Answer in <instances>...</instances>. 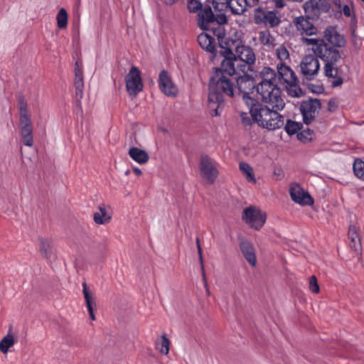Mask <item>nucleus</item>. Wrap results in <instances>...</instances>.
<instances>
[{"instance_id": "nucleus-29", "label": "nucleus", "mask_w": 364, "mask_h": 364, "mask_svg": "<svg viewBox=\"0 0 364 364\" xmlns=\"http://www.w3.org/2000/svg\"><path fill=\"white\" fill-rule=\"evenodd\" d=\"M239 168L245 179L252 183H257V179L255 176L253 168L246 162H240L239 164Z\"/></svg>"}, {"instance_id": "nucleus-2", "label": "nucleus", "mask_w": 364, "mask_h": 364, "mask_svg": "<svg viewBox=\"0 0 364 364\" xmlns=\"http://www.w3.org/2000/svg\"><path fill=\"white\" fill-rule=\"evenodd\" d=\"M235 54L230 48H226L223 51L222 55L224 57L222 61L223 70L230 76L252 70V65L256 62V55L252 48L238 44L235 46Z\"/></svg>"}, {"instance_id": "nucleus-39", "label": "nucleus", "mask_w": 364, "mask_h": 364, "mask_svg": "<svg viewBox=\"0 0 364 364\" xmlns=\"http://www.w3.org/2000/svg\"><path fill=\"white\" fill-rule=\"evenodd\" d=\"M214 7L218 10H223L224 8L228 9L229 0H213Z\"/></svg>"}, {"instance_id": "nucleus-27", "label": "nucleus", "mask_w": 364, "mask_h": 364, "mask_svg": "<svg viewBox=\"0 0 364 364\" xmlns=\"http://www.w3.org/2000/svg\"><path fill=\"white\" fill-rule=\"evenodd\" d=\"M16 343V339L12 333V327H10L7 334L0 341V351L6 354L9 350Z\"/></svg>"}, {"instance_id": "nucleus-10", "label": "nucleus", "mask_w": 364, "mask_h": 364, "mask_svg": "<svg viewBox=\"0 0 364 364\" xmlns=\"http://www.w3.org/2000/svg\"><path fill=\"white\" fill-rule=\"evenodd\" d=\"M126 88L129 95L136 96L143 89V83L139 70L132 66L125 77Z\"/></svg>"}, {"instance_id": "nucleus-35", "label": "nucleus", "mask_w": 364, "mask_h": 364, "mask_svg": "<svg viewBox=\"0 0 364 364\" xmlns=\"http://www.w3.org/2000/svg\"><path fill=\"white\" fill-rule=\"evenodd\" d=\"M169 340L166 336H162L161 341L156 342V348L161 353L167 355L169 351Z\"/></svg>"}, {"instance_id": "nucleus-19", "label": "nucleus", "mask_w": 364, "mask_h": 364, "mask_svg": "<svg viewBox=\"0 0 364 364\" xmlns=\"http://www.w3.org/2000/svg\"><path fill=\"white\" fill-rule=\"evenodd\" d=\"M294 23L296 30L301 35L312 36L317 33V28L309 21V18L304 16H299L294 18Z\"/></svg>"}, {"instance_id": "nucleus-51", "label": "nucleus", "mask_w": 364, "mask_h": 364, "mask_svg": "<svg viewBox=\"0 0 364 364\" xmlns=\"http://www.w3.org/2000/svg\"><path fill=\"white\" fill-rule=\"evenodd\" d=\"M363 2H364V0H361Z\"/></svg>"}, {"instance_id": "nucleus-3", "label": "nucleus", "mask_w": 364, "mask_h": 364, "mask_svg": "<svg viewBox=\"0 0 364 364\" xmlns=\"http://www.w3.org/2000/svg\"><path fill=\"white\" fill-rule=\"evenodd\" d=\"M225 74L228 75L221 66L215 70L210 78L208 102L212 117L220 114L218 109L223 105V95L228 97L234 96V84Z\"/></svg>"}, {"instance_id": "nucleus-38", "label": "nucleus", "mask_w": 364, "mask_h": 364, "mask_svg": "<svg viewBox=\"0 0 364 364\" xmlns=\"http://www.w3.org/2000/svg\"><path fill=\"white\" fill-rule=\"evenodd\" d=\"M203 7L199 0H188V9L191 13H199Z\"/></svg>"}, {"instance_id": "nucleus-21", "label": "nucleus", "mask_w": 364, "mask_h": 364, "mask_svg": "<svg viewBox=\"0 0 364 364\" xmlns=\"http://www.w3.org/2000/svg\"><path fill=\"white\" fill-rule=\"evenodd\" d=\"M240 249L245 259L251 266L255 267L257 264V259L253 245L248 241H242Z\"/></svg>"}, {"instance_id": "nucleus-5", "label": "nucleus", "mask_w": 364, "mask_h": 364, "mask_svg": "<svg viewBox=\"0 0 364 364\" xmlns=\"http://www.w3.org/2000/svg\"><path fill=\"white\" fill-rule=\"evenodd\" d=\"M277 110L269 106L257 105L252 106L250 112L253 121L259 126L272 131L281 128L284 124V117Z\"/></svg>"}, {"instance_id": "nucleus-22", "label": "nucleus", "mask_w": 364, "mask_h": 364, "mask_svg": "<svg viewBox=\"0 0 364 364\" xmlns=\"http://www.w3.org/2000/svg\"><path fill=\"white\" fill-rule=\"evenodd\" d=\"M75 87V93L76 96L81 99L83 95V87H84V82H83V73L81 68H80L78 62L75 63V82H74Z\"/></svg>"}, {"instance_id": "nucleus-32", "label": "nucleus", "mask_w": 364, "mask_h": 364, "mask_svg": "<svg viewBox=\"0 0 364 364\" xmlns=\"http://www.w3.org/2000/svg\"><path fill=\"white\" fill-rule=\"evenodd\" d=\"M39 251L41 256L46 259L50 258L52 254L50 242L44 238H41L39 240Z\"/></svg>"}, {"instance_id": "nucleus-43", "label": "nucleus", "mask_w": 364, "mask_h": 364, "mask_svg": "<svg viewBox=\"0 0 364 364\" xmlns=\"http://www.w3.org/2000/svg\"><path fill=\"white\" fill-rule=\"evenodd\" d=\"M196 242H197V249H198L199 259H200V262L201 264V270H202L203 274L204 275L205 273H204V267H203V263L202 249L200 245V241H199L198 238H197Z\"/></svg>"}, {"instance_id": "nucleus-37", "label": "nucleus", "mask_w": 364, "mask_h": 364, "mask_svg": "<svg viewBox=\"0 0 364 364\" xmlns=\"http://www.w3.org/2000/svg\"><path fill=\"white\" fill-rule=\"evenodd\" d=\"M353 172L355 175L364 181V161L360 159H355L353 163Z\"/></svg>"}, {"instance_id": "nucleus-1", "label": "nucleus", "mask_w": 364, "mask_h": 364, "mask_svg": "<svg viewBox=\"0 0 364 364\" xmlns=\"http://www.w3.org/2000/svg\"><path fill=\"white\" fill-rule=\"evenodd\" d=\"M302 43L309 47V50L318 57L323 63V73L328 79H333L331 86L336 87L341 86L343 80L338 75V70L337 63L341 58L340 51L333 47L330 46L322 38H301Z\"/></svg>"}, {"instance_id": "nucleus-11", "label": "nucleus", "mask_w": 364, "mask_h": 364, "mask_svg": "<svg viewBox=\"0 0 364 364\" xmlns=\"http://www.w3.org/2000/svg\"><path fill=\"white\" fill-rule=\"evenodd\" d=\"M200 171L202 177L208 183H213L218 176L217 163L207 156H201Z\"/></svg>"}, {"instance_id": "nucleus-41", "label": "nucleus", "mask_w": 364, "mask_h": 364, "mask_svg": "<svg viewBox=\"0 0 364 364\" xmlns=\"http://www.w3.org/2000/svg\"><path fill=\"white\" fill-rule=\"evenodd\" d=\"M288 94L291 97H299V94L301 92V89L298 88L296 85L287 86Z\"/></svg>"}, {"instance_id": "nucleus-45", "label": "nucleus", "mask_w": 364, "mask_h": 364, "mask_svg": "<svg viewBox=\"0 0 364 364\" xmlns=\"http://www.w3.org/2000/svg\"><path fill=\"white\" fill-rule=\"evenodd\" d=\"M88 310V313H89V316H90V318L92 321H95V314H94V307H92V308H89L87 309Z\"/></svg>"}, {"instance_id": "nucleus-31", "label": "nucleus", "mask_w": 364, "mask_h": 364, "mask_svg": "<svg viewBox=\"0 0 364 364\" xmlns=\"http://www.w3.org/2000/svg\"><path fill=\"white\" fill-rule=\"evenodd\" d=\"M275 54L279 63L287 64L290 60L289 52L288 49L283 45H280L275 49Z\"/></svg>"}, {"instance_id": "nucleus-4", "label": "nucleus", "mask_w": 364, "mask_h": 364, "mask_svg": "<svg viewBox=\"0 0 364 364\" xmlns=\"http://www.w3.org/2000/svg\"><path fill=\"white\" fill-rule=\"evenodd\" d=\"M261 81L256 89L259 100L272 109H282L284 102L282 92L277 82V73L269 67H264L260 72Z\"/></svg>"}, {"instance_id": "nucleus-17", "label": "nucleus", "mask_w": 364, "mask_h": 364, "mask_svg": "<svg viewBox=\"0 0 364 364\" xmlns=\"http://www.w3.org/2000/svg\"><path fill=\"white\" fill-rule=\"evenodd\" d=\"M159 86L161 91L168 97H176L178 94V87L173 82L168 73L164 70L159 73Z\"/></svg>"}, {"instance_id": "nucleus-23", "label": "nucleus", "mask_w": 364, "mask_h": 364, "mask_svg": "<svg viewBox=\"0 0 364 364\" xmlns=\"http://www.w3.org/2000/svg\"><path fill=\"white\" fill-rule=\"evenodd\" d=\"M198 41L203 49L211 53L215 52V38H213L210 35L205 33H202L198 36Z\"/></svg>"}, {"instance_id": "nucleus-20", "label": "nucleus", "mask_w": 364, "mask_h": 364, "mask_svg": "<svg viewBox=\"0 0 364 364\" xmlns=\"http://www.w3.org/2000/svg\"><path fill=\"white\" fill-rule=\"evenodd\" d=\"M259 0H229L228 9L235 15H241L246 11L247 7L257 4Z\"/></svg>"}, {"instance_id": "nucleus-9", "label": "nucleus", "mask_w": 364, "mask_h": 364, "mask_svg": "<svg viewBox=\"0 0 364 364\" xmlns=\"http://www.w3.org/2000/svg\"><path fill=\"white\" fill-rule=\"evenodd\" d=\"M318 57L314 54L306 55L301 59L300 63V70L302 75L308 80H312L316 78L320 70V63Z\"/></svg>"}, {"instance_id": "nucleus-28", "label": "nucleus", "mask_w": 364, "mask_h": 364, "mask_svg": "<svg viewBox=\"0 0 364 364\" xmlns=\"http://www.w3.org/2000/svg\"><path fill=\"white\" fill-rule=\"evenodd\" d=\"M348 237L350 248L355 251H358L360 249V240L355 226L350 225L349 227Z\"/></svg>"}, {"instance_id": "nucleus-40", "label": "nucleus", "mask_w": 364, "mask_h": 364, "mask_svg": "<svg viewBox=\"0 0 364 364\" xmlns=\"http://www.w3.org/2000/svg\"><path fill=\"white\" fill-rule=\"evenodd\" d=\"M309 289L314 293H318L319 287L318 285L317 279L315 276H311L309 279Z\"/></svg>"}, {"instance_id": "nucleus-25", "label": "nucleus", "mask_w": 364, "mask_h": 364, "mask_svg": "<svg viewBox=\"0 0 364 364\" xmlns=\"http://www.w3.org/2000/svg\"><path fill=\"white\" fill-rule=\"evenodd\" d=\"M99 211L94 213L93 220L97 225H104L110 222L112 215L108 213L104 204L98 207Z\"/></svg>"}, {"instance_id": "nucleus-34", "label": "nucleus", "mask_w": 364, "mask_h": 364, "mask_svg": "<svg viewBox=\"0 0 364 364\" xmlns=\"http://www.w3.org/2000/svg\"><path fill=\"white\" fill-rule=\"evenodd\" d=\"M58 27L60 29H65L68 25V15L64 8H61L56 16Z\"/></svg>"}, {"instance_id": "nucleus-15", "label": "nucleus", "mask_w": 364, "mask_h": 364, "mask_svg": "<svg viewBox=\"0 0 364 364\" xmlns=\"http://www.w3.org/2000/svg\"><path fill=\"white\" fill-rule=\"evenodd\" d=\"M238 75L237 78V85L240 92L242 93L243 100L247 104H249V100L251 104H253L254 100L248 96L249 92L254 87V82L252 77L247 74V73L235 74Z\"/></svg>"}, {"instance_id": "nucleus-48", "label": "nucleus", "mask_w": 364, "mask_h": 364, "mask_svg": "<svg viewBox=\"0 0 364 364\" xmlns=\"http://www.w3.org/2000/svg\"><path fill=\"white\" fill-rule=\"evenodd\" d=\"M129 173V171H127L125 173L126 175H128Z\"/></svg>"}, {"instance_id": "nucleus-7", "label": "nucleus", "mask_w": 364, "mask_h": 364, "mask_svg": "<svg viewBox=\"0 0 364 364\" xmlns=\"http://www.w3.org/2000/svg\"><path fill=\"white\" fill-rule=\"evenodd\" d=\"M226 23L225 16L216 17L209 5H205L198 14V25L202 30H213L218 24Z\"/></svg>"}, {"instance_id": "nucleus-24", "label": "nucleus", "mask_w": 364, "mask_h": 364, "mask_svg": "<svg viewBox=\"0 0 364 364\" xmlns=\"http://www.w3.org/2000/svg\"><path fill=\"white\" fill-rule=\"evenodd\" d=\"M259 42L267 49H273L277 43L274 36L269 30L261 31L258 33Z\"/></svg>"}, {"instance_id": "nucleus-46", "label": "nucleus", "mask_w": 364, "mask_h": 364, "mask_svg": "<svg viewBox=\"0 0 364 364\" xmlns=\"http://www.w3.org/2000/svg\"><path fill=\"white\" fill-rule=\"evenodd\" d=\"M178 0H164V3L167 6H171L176 4Z\"/></svg>"}, {"instance_id": "nucleus-26", "label": "nucleus", "mask_w": 364, "mask_h": 364, "mask_svg": "<svg viewBox=\"0 0 364 364\" xmlns=\"http://www.w3.org/2000/svg\"><path fill=\"white\" fill-rule=\"evenodd\" d=\"M129 156L139 164H146L149 159L147 152L137 147H132L129 151Z\"/></svg>"}, {"instance_id": "nucleus-42", "label": "nucleus", "mask_w": 364, "mask_h": 364, "mask_svg": "<svg viewBox=\"0 0 364 364\" xmlns=\"http://www.w3.org/2000/svg\"><path fill=\"white\" fill-rule=\"evenodd\" d=\"M240 118L244 125L248 126L251 124V118L247 113L242 112L240 114Z\"/></svg>"}, {"instance_id": "nucleus-16", "label": "nucleus", "mask_w": 364, "mask_h": 364, "mask_svg": "<svg viewBox=\"0 0 364 364\" xmlns=\"http://www.w3.org/2000/svg\"><path fill=\"white\" fill-rule=\"evenodd\" d=\"M291 200L301 205H309L313 203L311 196L306 192L298 183H291L289 188Z\"/></svg>"}, {"instance_id": "nucleus-30", "label": "nucleus", "mask_w": 364, "mask_h": 364, "mask_svg": "<svg viewBox=\"0 0 364 364\" xmlns=\"http://www.w3.org/2000/svg\"><path fill=\"white\" fill-rule=\"evenodd\" d=\"M322 0H309L306 1L303 7L306 14H316V11H318L321 6Z\"/></svg>"}, {"instance_id": "nucleus-36", "label": "nucleus", "mask_w": 364, "mask_h": 364, "mask_svg": "<svg viewBox=\"0 0 364 364\" xmlns=\"http://www.w3.org/2000/svg\"><path fill=\"white\" fill-rule=\"evenodd\" d=\"M301 127L302 125L301 123L288 119L287 121L284 129L288 134L293 135L296 134L299 130H300Z\"/></svg>"}, {"instance_id": "nucleus-50", "label": "nucleus", "mask_w": 364, "mask_h": 364, "mask_svg": "<svg viewBox=\"0 0 364 364\" xmlns=\"http://www.w3.org/2000/svg\"><path fill=\"white\" fill-rule=\"evenodd\" d=\"M274 173L276 174H279V172H277L276 171H274Z\"/></svg>"}, {"instance_id": "nucleus-12", "label": "nucleus", "mask_w": 364, "mask_h": 364, "mask_svg": "<svg viewBox=\"0 0 364 364\" xmlns=\"http://www.w3.org/2000/svg\"><path fill=\"white\" fill-rule=\"evenodd\" d=\"M254 21L256 24H264L274 27L279 24L280 18L275 11H266L257 8L254 13Z\"/></svg>"}, {"instance_id": "nucleus-33", "label": "nucleus", "mask_w": 364, "mask_h": 364, "mask_svg": "<svg viewBox=\"0 0 364 364\" xmlns=\"http://www.w3.org/2000/svg\"><path fill=\"white\" fill-rule=\"evenodd\" d=\"M82 293L85 297L86 306L87 309L95 306V299L93 294L88 289L85 282L82 283Z\"/></svg>"}, {"instance_id": "nucleus-8", "label": "nucleus", "mask_w": 364, "mask_h": 364, "mask_svg": "<svg viewBox=\"0 0 364 364\" xmlns=\"http://www.w3.org/2000/svg\"><path fill=\"white\" fill-rule=\"evenodd\" d=\"M242 220L255 230L261 229L267 220V215L259 208L254 205L243 210Z\"/></svg>"}, {"instance_id": "nucleus-44", "label": "nucleus", "mask_w": 364, "mask_h": 364, "mask_svg": "<svg viewBox=\"0 0 364 364\" xmlns=\"http://www.w3.org/2000/svg\"><path fill=\"white\" fill-rule=\"evenodd\" d=\"M343 13L346 16L350 17L351 16L350 7L347 4L344 5L343 7Z\"/></svg>"}, {"instance_id": "nucleus-6", "label": "nucleus", "mask_w": 364, "mask_h": 364, "mask_svg": "<svg viewBox=\"0 0 364 364\" xmlns=\"http://www.w3.org/2000/svg\"><path fill=\"white\" fill-rule=\"evenodd\" d=\"M18 106L22 139L24 145L31 146L33 144L32 122L28 105L24 97H18Z\"/></svg>"}, {"instance_id": "nucleus-47", "label": "nucleus", "mask_w": 364, "mask_h": 364, "mask_svg": "<svg viewBox=\"0 0 364 364\" xmlns=\"http://www.w3.org/2000/svg\"><path fill=\"white\" fill-rule=\"evenodd\" d=\"M133 171H134V173L136 176H141V175L142 174V172H141V169H140V168H137V167H134V168H133Z\"/></svg>"}, {"instance_id": "nucleus-18", "label": "nucleus", "mask_w": 364, "mask_h": 364, "mask_svg": "<svg viewBox=\"0 0 364 364\" xmlns=\"http://www.w3.org/2000/svg\"><path fill=\"white\" fill-rule=\"evenodd\" d=\"M323 37L333 47L341 48L345 45L344 37L341 35L335 26H328L323 31Z\"/></svg>"}, {"instance_id": "nucleus-13", "label": "nucleus", "mask_w": 364, "mask_h": 364, "mask_svg": "<svg viewBox=\"0 0 364 364\" xmlns=\"http://www.w3.org/2000/svg\"><path fill=\"white\" fill-rule=\"evenodd\" d=\"M321 108V102L318 100H309L303 102L300 106V110L303 115L305 124H310L315 118Z\"/></svg>"}, {"instance_id": "nucleus-14", "label": "nucleus", "mask_w": 364, "mask_h": 364, "mask_svg": "<svg viewBox=\"0 0 364 364\" xmlns=\"http://www.w3.org/2000/svg\"><path fill=\"white\" fill-rule=\"evenodd\" d=\"M277 69L278 73L277 82L279 81L284 85L285 87L296 85L297 84V77L294 72L287 64L278 63Z\"/></svg>"}, {"instance_id": "nucleus-49", "label": "nucleus", "mask_w": 364, "mask_h": 364, "mask_svg": "<svg viewBox=\"0 0 364 364\" xmlns=\"http://www.w3.org/2000/svg\"><path fill=\"white\" fill-rule=\"evenodd\" d=\"M274 173L276 174H279V172H277L276 171H274Z\"/></svg>"}]
</instances>
